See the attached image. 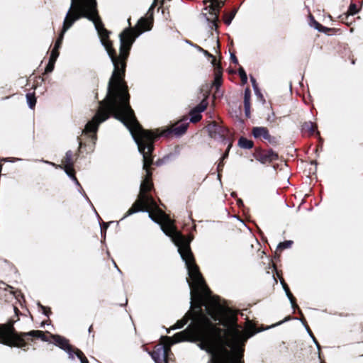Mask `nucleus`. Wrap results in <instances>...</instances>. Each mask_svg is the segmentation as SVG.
Listing matches in <instances>:
<instances>
[{"instance_id": "nucleus-15", "label": "nucleus", "mask_w": 363, "mask_h": 363, "mask_svg": "<svg viewBox=\"0 0 363 363\" xmlns=\"http://www.w3.org/2000/svg\"><path fill=\"white\" fill-rule=\"evenodd\" d=\"M301 131L303 135H307L311 137L316 135L321 140L320 132L318 130V126L316 123L311 121H306L302 123Z\"/></svg>"}, {"instance_id": "nucleus-2", "label": "nucleus", "mask_w": 363, "mask_h": 363, "mask_svg": "<svg viewBox=\"0 0 363 363\" xmlns=\"http://www.w3.org/2000/svg\"><path fill=\"white\" fill-rule=\"evenodd\" d=\"M130 98L125 80L112 73L108 84L106 99L100 101L99 109L92 120L86 124L84 129L82 130V135L78 137L79 152L81 149L87 145L86 143L83 141L82 137H87L89 143H91L93 147L96 140L99 125L107 120L111 115L121 121L131 134L133 133L135 113L130 105Z\"/></svg>"}, {"instance_id": "nucleus-53", "label": "nucleus", "mask_w": 363, "mask_h": 363, "mask_svg": "<svg viewBox=\"0 0 363 363\" xmlns=\"http://www.w3.org/2000/svg\"><path fill=\"white\" fill-rule=\"evenodd\" d=\"M128 25H129L128 28H133L132 26H131L130 18H129L128 19Z\"/></svg>"}, {"instance_id": "nucleus-55", "label": "nucleus", "mask_w": 363, "mask_h": 363, "mask_svg": "<svg viewBox=\"0 0 363 363\" xmlns=\"http://www.w3.org/2000/svg\"><path fill=\"white\" fill-rule=\"evenodd\" d=\"M14 310H15V311H16H16H18V308H16V307H14Z\"/></svg>"}, {"instance_id": "nucleus-23", "label": "nucleus", "mask_w": 363, "mask_h": 363, "mask_svg": "<svg viewBox=\"0 0 363 363\" xmlns=\"http://www.w3.org/2000/svg\"><path fill=\"white\" fill-rule=\"evenodd\" d=\"M80 4L82 6L97 9L96 0H72L71 4Z\"/></svg>"}, {"instance_id": "nucleus-36", "label": "nucleus", "mask_w": 363, "mask_h": 363, "mask_svg": "<svg viewBox=\"0 0 363 363\" xmlns=\"http://www.w3.org/2000/svg\"><path fill=\"white\" fill-rule=\"evenodd\" d=\"M359 9L357 8V6L355 4H351L346 13H347L350 16H354V14L357 13Z\"/></svg>"}, {"instance_id": "nucleus-34", "label": "nucleus", "mask_w": 363, "mask_h": 363, "mask_svg": "<svg viewBox=\"0 0 363 363\" xmlns=\"http://www.w3.org/2000/svg\"><path fill=\"white\" fill-rule=\"evenodd\" d=\"M56 60L49 59V62L45 69L44 74H48L53 71Z\"/></svg>"}, {"instance_id": "nucleus-38", "label": "nucleus", "mask_w": 363, "mask_h": 363, "mask_svg": "<svg viewBox=\"0 0 363 363\" xmlns=\"http://www.w3.org/2000/svg\"><path fill=\"white\" fill-rule=\"evenodd\" d=\"M38 306L41 309L43 313L46 316L49 317L52 313L51 308L50 307L44 306L40 303H38Z\"/></svg>"}, {"instance_id": "nucleus-11", "label": "nucleus", "mask_w": 363, "mask_h": 363, "mask_svg": "<svg viewBox=\"0 0 363 363\" xmlns=\"http://www.w3.org/2000/svg\"><path fill=\"white\" fill-rule=\"evenodd\" d=\"M208 363H244L242 356H235L225 348L212 350Z\"/></svg>"}, {"instance_id": "nucleus-46", "label": "nucleus", "mask_w": 363, "mask_h": 363, "mask_svg": "<svg viewBox=\"0 0 363 363\" xmlns=\"http://www.w3.org/2000/svg\"><path fill=\"white\" fill-rule=\"evenodd\" d=\"M250 80H251V82H252V86L253 88L255 89V90H258V86H257V82H256V79H255V77H253L252 76L250 77Z\"/></svg>"}, {"instance_id": "nucleus-24", "label": "nucleus", "mask_w": 363, "mask_h": 363, "mask_svg": "<svg viewBox=\"0 0 363 363\" xmlns=\"http://www.w3.org/2000/svg\"><path fill=\"white\" fill-rule=\"evenodd\" d=\"M238 145L242 149L250 150L254 147V142L245 137H240L238 140Z\"/></svg>"}, {"instance_id": "nucleus-14", "label": "nucleus", "mask_w": 363, "mask_h": 363, "mask_svg": "<svg viewBox=\"0 0 363 363\" xmlns=\"http://www.w3.org/2000/svg\"><path fill=\"white\" fill-rule=\"evenodd\" d=\"M50 337L53 340L55 345L66 351L70 356L72 357V351L74 347L69 344V340L60 335L50 334Z\"/></svg>"}, {"instance_id": "nucleus-44", "label": "nucleus", "mask_w": 363, "mask_h": 363, "mask_svg": "<svg viewBox=\"0 0 363 363\" xmlns=\"http://www.w3.org/2000/svg\"><path fill=\"white\" fill-rule=\"evenodd\" d=\"M231 146H232V143H230L229 145H228V148L226 150V151L223 155V156H222L220 160H224L225 158H227L228 157L229 150H230V148L231 147Z\"/></svg>"}, {"instance_id": "nucleus-48", "label": "nucleus", "mask_w": 363, "mask_h": 363, "mask_svg": "<svg viewBox=\"0 0 363 363\" xmlns=\"http://www.w3.org/2000/svg\"><path fill=\"white\" fill-rule=\"evenodd\" d=\"M109 223H103L102 225H101V231H104V233H106L108 225H109Z\"/></svg>"}, {"instance_id": "nucleus-4", "label": "nucleus", "mask_w": 363, "mask_h": 363, "mask_svg": "<svg viewBox=\"0 0 363 363\" xmlns=\"http://www.w3.org/2000/svg\"><path fill=\"white\" fill-rule=\"evenodd\" d=\"M153 182L143 180L140 186V191L136 201L125 213L122 219L140 211L147 212L149 217L161 226L162 231L169 237L175 245H181L182 242L193 238L192 235L187 236L179 231L172 220L163 210L157 205L151 192L154 191Z\"/></svg>"}, {"instance_id": "nucleus-17", "label": "nucleus", "mask_w": 363, "mask_h": 363, "mask_svg": "<svg viewBox=\"0 0 363 363\" xmlns=\"http://www.w3.org/2000/svg\"><path fill=\"white\" fill-rule=\"evenodd\" d=\"M11 324V320L6 323L0 324V344L8 346Z\"/></svg>"}, {"instance_id": "nucleus-8", "label": "nucleus", "mask_w": 363, "mask_h": 363, "mask_svg": "<svg viewBox=\"0 0 363 363\" xmlns=\"http://www.w3.org/2000/svg\"><path fill=\"white\" fill-rule=\"evenodd\" d=\"M14 320H11L10 325V333L9 337L8 346L11 347L24 348L27 347L29 342L33 341L34 338L40 339L44 342H48L49 338L47 335H50L48 331L31 330L30 332H17L13 326Z\"/></svg>"}, {"instance_id": "nucleus-10", "label": "nucleus", "mask_w": 363, "mask_h": 363, "mask_svg": "<svg viewBox=\"0 0 363 363\" xmlns=\"http://www.w3.org/2000/svg\"><path fill=\"white\" fill-rule=\"evenodd\" d=\"M205 129L208 132V136L215 140H221L226 142L230 140V131L228 128L222 125L216 121H210Z\"/></svg>"}, {"instance_id": "nucleus-37", "label": "nucleus", "mask_w": 363, "mask_h": 363, "mask_svg": "<svg viewBox=\"0 0 363 363\" xmlns=\"http://www.w3.org/2000/svg\"><path fill=\"white\" fill-rule=\"evenodd\" d=\"M350 15H349L347 13H342L338 16L339 20L347 25H350L352 21H349V18Z\"/></svg>"}, {"instance_id": "nucleus-21", "label": "nucleus", "mask_w": 363, "mask_h": 363, "mask_svg": "<svg viewBox=\"0 0 363 363\" xmlns=\"http://www.w3.org/2000/svg\"><path fill=\"white\" fill-rule=\"evenodd\" d=\"M250 99H251V90L249 87H247L245 89V93H244V109H245V116L247 118L250 117V108H251Z\"/></svg>"}, {"instance_id": "nucleus-42", "label": "nucleus", "mask_w": 363, "mask_h": 363, "mask_svg": "<svg viewBox=\"0 0 363 363\" xmlns=\"http://www.w3.org/2000/svg\"><path fill=\"white\" fill-rule=\"evenodd\" d=\"M223 167H224L223 160H220V161L219 162V163L218 164V166H217L218 177L219 178L221 177V173L223 170Z\"/></svg>"}, {"instance_id": "nucleus-5", "label": "nucleus", "mask_w": 363, "mask_h": 363, "mask_svg": "<svg viewBox=\"0 0 363 363\" xmlns=\"http://www.w3.org/2000/svg\"><path fill=\"white\" fill-rule=\"evenodd\" d=\"M207 314L215 322L218 321V325H221L226 329L219 328L221 332L218 334L214 333L211 340L204 338L203 344L205 347L210 350H213L214 346L224 340L225 336L238 337L240 335V326L238 324V315L237 313L230 309L225 310L219 308V304L215 308H208Z\"/></svg>"}, {"instance_id": "nucleus-7", "label": "nucleus", "mask_w": 363, "mask_h": 363, "mask_svg": "<svg viewBox=\"0 0 363 363\" xmlns=\"http://www.w3.org/2000/svg\"><path fill=\"white\" fill-rule=\"evenodd\" d=\"M82 18H86L89 21H91L94 23L96 28V25L99 26L97 9L82 6L80 4H77V5L71 4L64 20L62 32L55 43V48L59 49L61 48L64 33L72 26L75 21Z\"/></svg>"}, {"instance_id": "nucleus-54", "label": "nucleus", "mask_w": 363, "mask_h": 363, "mask_svg": "<svg viewBox=\"0 0 363 363\" xmlns=\"http://www.w3.org/2000/svg\"><path fill=\"white\" fill-rule=\"evenodd\" d=\"M277 274L279 277V279H281V277L280 276V274H279V273L278 272H277Z\"/></svg>"}, {"instance_id": "nucleus-39", "label": "nucleus", "mask_w": 363, "mask_h": 363, "mask_svg": "<svg viewBox=\"0 0 363 363\" xmlns=\"http://www.w3.org/2000/svg\"><path fill=\"white\" fill-rule=\"evenodd\" d=\"M208 106V102L206 100H203L196 107H195L194 109L196 111H199V113H201L202 111H203Z\"/></svg>"}, {"instance_id": "nucleus-19", "label": "nucleus", "mask_w": 363, "mask_h": 363, "mask_svg": "<svg viewBox=\"0 0 363 363\" xmlns=\"http://www.w3.org/2000/svg\"><path fill=\"white\" fill-rule=\"evenodd\" d=\"M268 133V128L263 126L253 127L251 131L252 135L255 139H259L262 140H264L265 139V138L267 137L266 135H267Z\"/></svg>"}, {"instance_id": "nucleus-25", "label": "nucleus", "mask_w": 363, "mask_h": 363, "mask_svg": "<svg viewBox=\"0 0 363 363\" xmlns=\"http://www.w3.org/2000/svg\"><path fill=\"white\" fill-rule=\"evenodd\" d=\"M237 12L238 8H233L230 12H224L223 16L224 23L227 26H229L231 23Z\"/></svg>"}, {"instance_id": "nucleus-51", "label": "nucleus", "mask_w": 363, "mask_h": 363, "mask_svg": "<svg viewBox=\"0 0 363 363\" xmlns=\"http://www.w3.org/2000/svg\"><path fill=\"white\" fill-rule=\"evenodd\" d=\"M208 3H210V4H211V0H204L203 1V4L204 5H207Z\"/></svg>"}, {"instance_id": "nucleus-16", "label": "nucleus", "mask_w": 363, "mask_h": 363, "mask_svg": "<svg viewBox=\"0 0 363 363\" xmlns=\"http://www.w3.org/2000/svg\"><path fill=\"white\" fill-rule=\"evenodd\" d=\"M311 18V23L310 25L313 27H314L316 30H318L319 32L324 33L326 34L330 35V33H332L333 34H335L337 32L340 31V29L335 28H328L325 26H323L322 24H320L319 22L315 21L313 16L310 14Z\"/></svg>"}, {"instance_id": "nucleus-12", "label": "nucleus", "mask_w": 363, "mask_h": 363, "mask_svg": "<svg viewBox=\"0 0 363 363\" xmlns=\"http://www.w3.org/2000/svg\"><path fill=\"white\" fill-rule=\"evenodd\" d=\"M225 4V0H211V4L205 10H208L210 17H207V21L211 23V29L216 30L218 28L219 14L221 8Z\"/></svg>"}, {"instance_id": "nucleus-43", "label": "nucleus", "mask_w": 363, "mask_h": 363, "mask_svg": "<svg viewBox=\"0 0 363 363\" xmlns=\"http://www.w3.org/2000/svg\"><path fill=\"white\" fill-rule=\"evenodd\" d=\"M301 323L304 325L305 328H306V330H307V331L308 332V333L310 334V335H311L313 339H315V337H314V335H313V333H312V331H311V328H310L309 325H308V323H307V321H306V318H303V319H301Z\"/></svg>"}, {"instance_id": "nucleus-30", "label": "nucleus", "mask_w": 363, "mask_h": 363, "mask_svg": "<svg viewBox=\"0 0 363 363\" xmlns=\"http://www.w3.org/2000/svg\"><path fill=\"white\" fill-rule=\"evenodd\" d=\"M199 49L200 51H201L206 56H207L208 58H211V63L213 65V67H215L216 65H220V63L219 62H217V60L216 58V57L211 54L209 52H208L207 50H203L202 48L201 47H199Z\"/></svg>"}, {"instance_id": "nucleus-56", "label": "nucleus", "mask_w": 363, "mask_h": 363, "mask_svg": "<svg viewBox=\"0 0 363 363\" xmlns=\"http://www.w3.org/2000/svg\"><path fill=\"white\" fill-rule=\"evenodd\" d=\"M44 324H46V322H42V325H43Z\"/></svg>"}, {"instance_id": "nucleus-27", "label": "nucleus", "mask_w": 363, "mask_h": 363, "mask_svg": "<svg viewBox=\"0 0 363 363\" xmlns=\"http://www.w3.org/2000/svg\"><path fill=\"white\" fill-rule=\"evenodd\" d=\"M189 320H191V318L186 313L184 317L177 320V323L171 327V330L179 329L182 328L185 325L188 323Z\"/></svg>"}, {"instance_id": "nucleus-29", "label": "nucleus", "mask_w": 363, "mask_h": 363, "mask_svg": "<svg viewBox=\"0 0 363 363\" xmlns=\"http://www.w3.org/2000/svg\"><path fill=\"white\" fill-rule=\"evenodd\" d=\"M74 354L80 359L81 363H89V361L84 354L79 349L74 347L72 354ZM73 358V356L72 357Z\"/></svg>"}, {"instance_id": "nucleus-35", "label": "nucleus", "mask_w": 363, "mask_h": 363, "mask_svg": "<svg viewBox=\"0 0 363 363\" xmlns=\"http://www.w3.org/2000/svg\"><path fill=\"white\" fill-rule=\"evenodd\" d=\"M238 74L240 77L242 83L246 84L247 82V76L245 71L244 70V69L242 67H240L238 69Z\"/></svg>"}, {"instance_id": "nucleus-13", "label": "nucleus", "mask_w": 363, "mask_h": 363, "mask_svg": "<svg viewBox=\"0 0 363 363\" xmlns=\"http://www.w3.org/2000/svg\"><path fill=\"white\" fill-rule=\"evenodd\" d=\"M252 156L262 164H269L279 159L277 152L272 149H264L261 147L255 148Z\"/></svg>"}, {"instance_id": "nucleus-41", "label": "nucleus", "mask_w": 363, "mask_h": 363, "mask_svg": "<svg viewBox=\"0 0 363 363\" xmlns=\"http://www.w3.org/2000/svg\"><path fill=\"white\" fill-rule=\"evenodd\" d=\"M59 55H60L59 48H56L54 47L51 51L50 59L57 60Z\"/></svg>"}, {"instance_id": "nucleus-6", "label": "nucleus", "mask_w": 363, "mask_h": 363, "mask_svg": "<svg viewBox=\"0 0 363 363\" xmlns=\"http://www.w3.org/2000/svg\"><path fill=\"white\" fill-rule=\"evenodd\" d=\"M133 123L135 126L133 133L148 143H152V145H155V141L161 137L169 138L182 136L186 133L189 125L188 116L184 117L163 130L159 128L155 130L144 129L135 116L133 118Z\"/></svg>"}, {"instance_id": "nucleus-33", "label": "nucleus", "mask_w": 363, "mask_h": 363, "mask_svg": "<svg viewBox=\"0 0 363 363\" xmlns=\"http://www.w3.org/2000/svg\"><path fill=\"white\" fill-rule=\"evenodd\" d=\"M267 137L264 140L267 141L270 145H272L274 146L277 145L279 144V139L276 136H272L269 134V132L268 133Z\"/></svg>"}, {"instance_id": "nucleus-28", "label": "nucleus", "mask_w": 363, "mask_h": 363, "mask_svg": "<svg viewBox=\"0 0 363 363\" xmlns=\"http://www.w3.org/2000/svg\"><path fill=\"white\" fill-rule=\"evenodd\" d=\"M189 116L191 118L189 120L190 122L193 123L199 122L202 118L201 113H199V111H196L195 109H192L190 111Z\"/></svg>"}, {"instance_id": "nucleus-1", "label": "nucleus", "mask_w": 363, "mask_h": 363, "mask_svg": "<svg viewBox=\"0 0 363 363\" xmlns=\"http://www.w3.org/2000/svg\"><path fill=\"white\" fill-rule=\"evenodd\" d=\"M193 238L176 245L182 259L185 262L191 281L187 279L191 289V308L186 313L191 318V323L183 331L177 333L173 337H162V342L157 345L150 355L155 363H174V354L171 350L173 343L197 338L202 343L204 338L211 340L214 333L221 330L207 314L208 308H215L218 305V301L211 294L206 285L199 267L196 263L190 243Z\"/></svg>"}, {"instance_id": "nucleus-20", "label": "nucleus", "mask_w": 363, "mask_h": 363, "mask_svg": "<svg viewBox=\"0 0 363 363\" xmlns=\"http://www.w3.org/2000/svg\"><path fill=\"white\" fill-rule=\"evenodd\" d=\"M79 157V153L74 155L72 150H68L62 160V164L60 166L74 165Z\"/></svg>"}, {"instance_id": "nucleus-3", "label": "nucleus", "mask_w": 363, "mask_h": 363, "mask_svg": "<svg viewBox=\"0 0 363 363\" xmlns=\"http://www.w3.org/2000/svg\"><path fill=\"white\" fill-rule=\"evenodd\" d=\"M98 25L96 30L100 36L101 42L104 46L113 65V74L125 79L127 61L130 52L135 39L143 32L150 30L152 27V20L142 17L133 28H127L121 33L119 54L113 48V42L109 38L110 32L105 28L99 15L98 14Z\"/></svg>"}, {"instance_id": "nucleus-47", "label": "nucleus", "mask_w": 363, "mask_h": 363, "mask_svg": "<svg viewBox=\"0 0 363 363\" xmlns=\"http://www.w3.org/2000/svg\"><path fill=\"white\" fill-rule=\"evenodd\" d=\"M231 62L234 64H238V60L234 53L230 54Z\"/></svg>"}, {"instance_id": "nucleus-57", "label": "nucleus", "mask_w": 363, "mask_h": 363, "mask_svg": "<svg viewBox=\"0 0 363 363\" xmlns=\"http://www.w3.org/2000/svg\"><path fill=\"white\" fill-rule=\"evenodd\" d=\"M44 324H46V322H42V325H43Z\"/></svg>"}, {"instance_id": "nucleus-9", "label": "nucleus", "mask_w": 363, "mask_h": 363, "mask_svg": "<svg viewBox=\"0 0 363 363\" xmlns=\"http://www.w3.org/2000/svg\"><path fill=\"white\" fill-rule=\"evenodd\" d=\"M132 137L138 145L140 153L143 157V169L146 172V175L143 180L152 182V169L151 165L153 164L154 160L152 153L155 150V145H152V143H148L135 133H132Z\"/></svg>"}, {"instance_id": "nucleus-49", "label": "nucleus", "mask_w": 363, "mask_h": 363, "mask_svg": "<svg viewBox=\"0 0 363 363\" xmlns=\"http://www.w3.org/2000/svg\"><path fill=\"white\" fill-rule=\"evenodd\" d=\"M290 319H291V317H290V316H288V317L285 318V319H284V320L280 321V322H279V323H278L277 325H280V324H281L282 323H284V322H285V321H287V320H290Z\"/></svg>"}, {"instance_id": "nucleus-26", "label": "nucleus", "mask_w": 363, "mask_h": 363, "mask_svg": "<svg viewBox=\"0 0 363 363\" xmlns=\"http://www.w3.org/2000/svg\"><path fill=\"white\" fill-rule=\"evenodd\" d=\"M294 242L292 240H285L284 242H280L276 250L275 255L276 256L279 257L281 252L291 247Z\"/></svg>"}, {"instance_id": "nucleus-31", "label": "nucleus", "mask_w": 363, "mask_h": 363, "mask_svg": "<svg viewBox=\"0 0 363 363\" xmlns=\"http://www.w3.org/2000/svg\"><path fill=\"white\" fill-rule=\"evenodd\" d=\"M280 281H281V285L283 286V289L285 291L287 297L289 298V300L293 299L294 298V295L291 292L290 289H289L288 284L285 282V281H284L283 277H281Z\"/></svg>"}, {"instance_id": "nucleus-40", "label": "nucleus", "mask_w": 363, "mask_h": 363, "mask_svg": "<svg viewBox=\"0 0 363 363\" xmlns=\"http://www.w3.org/2000/svg\"><path fill=\"white\" fill-rule=\"evenodd\" d=\"M262 330H259V329H257V327L255 325H252L249 329H248V337H252V335H255L256 333L260 332Z\"/></svg>"}, {"instance_id": "nucleus-32", "label": "nucleus", "mask_w": 363, "mask_h": 363, "mask_svg": "<svg viewBox=\"0 0 363 363\" xmlns=\"http://www.w3.org/2000/svg\"><path fill=\"white\" fill-rule=\"evenodd\" d=\"M27 102L30 108H33L36 104V98L34 94L28 93L26 94Z\"/></svg>"}, {"instance_id": "nucleus-18", "label": "nucleus", "mask_w": 363, "mask_h": 363, "mask_svg": "<svg viewBox=\"0 0 363 363\" xmlns=\"http://www.w3.org/2000/svg\"><path fill=\"white\" fill-rule=\"evenodd\" d=\"M214 67V80L212 84V86L215 87L216 91L218 90L223 82V68L221 65H216Z\"/></svg>"}, {"instance_id": "nucleus-50", "label": "nucleus", "mask_w": 363, "mask_h": 363, "mask_svg": "<svg viewBox=\"0 0 363 363\" xmlns=\"http://www.w3.org/2000/svg\"><path fill=\"white\" fill-rule=\"evenodd\" d=\"M298 314L300 315L301 318H300V320L301 319H303V318H305L300 308H298Z\"/></svg>"}, {"instance_id": "nucleus-45", "label": "nucleus", "mask_w": 363, "mask_h": 363, "mask_svg": "<svg viewBox=\"0 0 363 363\" xmlns=\"http://www.w3.org/2000/svg\"><path fill=\"white\" fill-rule=\"evenodd\" d=\"M290 302L291 303V306L292 308L295 310V309H297L298 311V304L296 303V298L294 296V298L290 300Z\"/></svg>"}, {"instance_id": "nucleus-22", "label": "nucleus", "mask_w": 363, "mask_h": 363, "mask_svg": "<svg viewBox=\"0 0 363 363\" xmlns=\"http://www.w3.org/2000/svg\"><path fill=\"white\" fill-rule=\"evenodd\" d=\"M60 168L65 170L66 174L73 180L76 182L77 184L79 185V182L77 180V178L76 177V172L74 168V165H69V166H59Z\"/></svg>"}, {"instance_id": "nucleus-52", "label": "nucleus", "mask_w": 363, "mask_h": 363, "mask_svg": "<svg viewBox=\"0 0 363 363\" xmlns=\"http://www.w3.org/2000/svg\"><path fill=\"white\" fill-rule=\"evenodd\" d=\"M91 332H93V325H91L89 328V333H91Z\"/></svg>"}]
</instances>
